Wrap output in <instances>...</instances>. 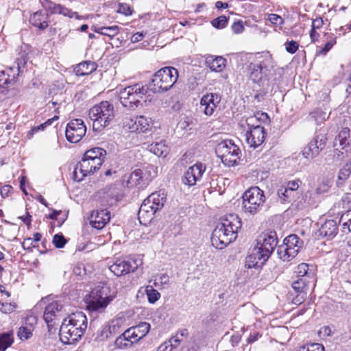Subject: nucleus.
<instances>
[{"label": "nucleus", "mask_w": 351, "mask_h": 351, "mask_svg": "<svg viewBox=\"0 0 351 351\" xmlns=\"http://www.w3.org/2000/svg\"><path fill=\"white\" fill-rule=\"evenodd\" d=\"M241 226V219L237 214H229L222 217L213 232V246L220 250L226 247L237 239Z\"/></svg>", "instance_id": "nucleus-1"}, {"label": "nucleus", "mask_w": 351, "mask_h": 351, "mask_svg": "<svg viewBox=\"0 0 351 351\" xmlns=\"http://www.w3.org/2000/svg\"><path fill=\"white\" fill-rule=\"evenodd\" d=\"M87 328V318L81 311L64 318L60 328V341L64 344H73L81 339Z\"/></svg>", "instance_id": "nucleus-2"}, {"label": "nucleus", "mask_w": 351, "mask_h": 351, "mask_svg": "<svg viewBox=\"0 0 351 351\" xmlns=\"http://www.w3.org/2000/svg\"><path fill=\"white\" fill-rule=\"evenodd\" d=\"M106 156V151L101 147H94L87 150L75 166L73 179L82 181L85 177L93 175L101 167Z\"/></svg>", "instance_id": "nucleus-3"}, {"label": "nucleus", "mask_w": 351, "mask_h": 351, "mask_svg": "<svg viewBox=\"0 0 351 351\" xmlns=\"http://www.w3.org/2000/svg\"><path fill=\"white\" fill-rule=\"evenodd\" d=\"M166 200L167 195L161 191L152 193L145 199L138 214L140 223L145 226L149 224L154 218L156 213L163 208Z\"/></svg>", "instance_id": "nucleus-4"}, {"label": "nucleus", "mask_w": 351, "mask_h": 351, "mask_svg": "<svg viewBox=\"0 0 351 351\" xmlns=\"http://www.w3.org/2000/svg\"><path fill=\"white\" fill-rule=\"evenodd\" d=\"M88 117L93 122V130L101 132L110 125L115 117L114 106L108 101H101L89 110Z\"/></svg>", "instance_id": "nucleus-5"}, {"label": "nucleus", "mask_w": 351, "mask_h": 351, "mask_svg": "<svg viewBox=\"0 0 351 351\" xmlns=\"http://www.w3.org/2000/svg\"><path fill=\"white\" fill-rule=\"evenodd\" d=\"M147 87L141 84L119 88V99L122 106L130 110H134L143 106L146 100Z\"/></svg>", "instance_id": "nucleus-6"}, {"label": "nucleus", "mask_w": 351, "mask_h": 351, "mask_svg": "<svg viewBox=\"0 0 351 351\" xmlns=\"http://www.w3.org/2000/svg\"><path fill=\"white\" fill-rule=\"evenodd\" d=\"M265 201L263 190L258 186L250 187L242 195V209L245 215L254 216L261 212Z\"/></svg>", "instance_id": "nucleus-7"}, {"label": "nucleus", "mask_w": 351, "mask_h": 351, "mask_svg": "<svg viewBox=\"0 0 351 351\" xmlns=\"http://www.w3.org/2000/svg\"><path fill=\"white\" fill-rule=\"evenodd\" d=\"M178 72L173 67H165L157 71L152 80V90L155 93L167 91L177 82Z\"/></svg>", "instance_id": "nucleus-8"}, {"label": "nucleus", "mask_w": 351, "mask_h": 351, "mask_svg": "<svg viewBox=\"0 0 351 351\" xmlns=\"http://www.w3.org/2000/svg\"><path fill=\"white\" fill-rule=\"evenodd\" d=\"M216 153L225 165L232 167L238 163L241 150L231 140H225L218 143Z\"/></svg>", "instance_id": "nucleus-9"}, {"label": "nucleus", "mask_w": 351, "mask_h": 351, "mask_svg": "<svg viewBox=\"0 0 351 351\" xmlns=\"http://www.w3.org/2000/svg\"><path fill=\"white\" fill-rule=\"evenodd\" d=\"M302 246L303 241L296 234L289 235L278 248V257L283 261H290L296 256Z\"/></svg>", "instance_id": "nucleus-10"}, {"label": "nucleus", "mask_w": 351, "mask_h": 351, "mask_svg": "<svg viewBox=\"0 0 351 351\" xmlns=\"http://www.w3.org/2000/svg\"><path fill=\"white\" fill-rule=\"evenodd\" d=\"M154 121L147 117L140 115L126 118L123 126L131 132L147 134L152 132Z\"/></svg>", "instance_id": "nucleus-11"}, {"label": "nucleus", "mask_w": 351, "mask_h": 351, "mask_svg": "<svg viewBox=\"0 0 351 351\" xmlns=\"http://www.w3.org/2000/svg\"><path fill=\"white\" fill-rule=\"evenodd\" d=\"M152 180L150 169H136L130 173L126 186L130 189H143L149 184Z\"/></svg>", "instance_id": "nucleus-12"}, {"label": "nucleus", "mask_w": 351, "mask_h": 351, "mask_svg": "<svg viewBox=\"0 0 351 351\" xmlns=\"http://www.w3.org/2000/svg\"><path fill=\"white\" fill-rule=\"evenodd\" d=\"M277 235L274 231L261 233L256 240L254 247L259 250L265 257H269L277 245Z\"/></svg>", "instance_id": "nucleus-13"}, {"label": "nucleus", "mask_w": 351, "mask_h": 351, "mask_svg": "<svg viewBox=\"0 0 351 351\" xmlns=\"http://www.w3.org/2000/svg\"><path fill=\"white\" fill-rule=\"evenodd\" d=\"M141 259L118 258L109 267V269L117 276H121L135 271L141 265Z\"/></svg>", "instance_id": "nucleus-14"}, {"label": "nucleus", "mask_w": 351, "mask_h": 351, "mask_svg": "<svg viewBox=\"0 0 351 351\" xmlns=\"http://www.w3.org/2000/svg\"><path fill=\"white\" fill-rule=\"evenodd\" d=\"M86 126L83 120L80 119L70 121L66 128L65 135L66 139L71 143L79 142L86 134Z\"/></svg>", "instance_id": "nucleus-15"}, {"label": "nucleus", "mask_w": 351, "mask_h": 351, "mask_svg": "<svg viewBox=\"0 0 351 351\" xmlns=\"http://www.w3.org/2000/svg\"><path fill=\"white\" fill-rule=\"evenodd\" d=\"M271 56L266 52L258 54L256 56V63L252 64L250 67V79L254 82H259L263 75V70L265 69L271 63Z\"/></svg>", "instance_id": "nucleus-16"}, {"label": "nucleus", "mask_w": 351, "mask_h": 351, "mask_svg": "<svg viewBox=\"0 0 351 351\" xmlns=\"http://www.w3.org/2000/svg\"><path fill=\"white\" fill-rule=\"evenodd\" d=\"M139 341L135 331L130 327L116 338L114 346L119 350H128L132 348Z\"/></svg>", "instance_id": "nucleus-17"}, {"label": "nucleus", "mask_w": 351, "mask_h": 351, "mask_svg": "<svg viewBox=\"0 0 351 351\" xmlns=\"http://www.w3.org/2000/svg\"><path fill=\"white\" fill-rule=\"evenodd\" d=\"M221 96L217 93H210L204 95L199 101V106L206 116H212L220 104Z\"/></svg>", "instance_id": "nucleus-18"}, {"label": "nucleus", "mask_w": 351, "mask_h": 351, "mask_svg": "<svg viewBox=\"0 0 351 351\" xmlns=\"http://www.w3.org/2000/svg\"><path fill=\"white\" fill-rule=\"evenodd\" d=\"M206 170V166L201 162H197L190 167L184 173L182 182L185 185L194 186L199 180Z\"/></svg>", "instance_id": "nucleus-19"}, {"label": "nucleus", "mask_w": 351, "mask_h": 351, "mask_svg": "<svg viewBox=\"0 0 351 351\" xmlns=\"http://www.w3.org/2000/svg\"><path fill=\"white\" fill-rule=\"evenodd\" d=\"M110 213L106 209H97L91 212L89 224L97 230H101L110 221Z\"/></svg>", "instance_id": "nucleus-20"}, {"label": "nucleus", "mask_w": 351, "mask_h": 351, "mask_svg": "<svg viewBox=\"0 0 351 351\" xmlns=\"http://www.w3.org/2000/svg\"><path fill=\"white\" fill-rule=\"evenodd\" d=\"M267 133L263 126H257L247 130L245 134L246 142L250 147L256 148L261 145L266 138Z\"/></svg>", "instance_id": "nucleus-21"}, {"label": "nucleus", "mask_w": 351, "mask_h": 351, "mask_svg": "<svg viewBox=\"0 0 351 351\" xmlns=\"http://www.w3.org/2000/svg\"><path fill=\"white\" fill-rule=\"evenodd\" d=\"M43 7L51 14H60L69 18H75L78 20L84 19L83 16H80L77 12H73L67 8H65L59 4H56L48 0H45V2L43 3Z\"/></svg>", "instance_id": "nucleus-22"}, {"label": "nucleus", "mask_w": 351, "mask_h": 351, "mask_svg": "<svg viewBox=\"0 0 351 351\" xmlns=\"http://www.w3.org/2000/svg\"><path fill=\"white\" fill-rule=\"evenodd\" d=\"M37 323L36 316L30 315L26 318L25 323L19 328L17 336L21 341H26L33 335L35 325Z\"/></svg>", "instance_id": "nucleus-23"}, {"label": "nucleus", "mask_w": 351, "mask_h": 351, "mask_svg": "<svg viewBox=\"0 0 351 351\" xmlns=\"http://www.w3.org/2000/svg\"><path fill=\"white\" fill-rule=\"evenodd\" d=\"M109 302L98 293L95 289H93L90 293L88 302V308L91 311H102L106 308Z\"/></svg>", "instance_id": "nucleus-24"}, {"label": "nucleus", "mask_w": 351, "mask_h": 351, "mask_svg": "<svg viewBox=\"0 0 351 351\" xmlns=\"http://www.w3.org/2000/svg\"><path fill=\"white\" fill-rule=\"evenodd\" d=\"M267 259L268 257H265L259 250L254 247L246 258L245 265L248 268L259 267L263 265Z\"/></svg>", "instance_id": "nucleus-25"}, {"label": "nucleus", "mask_w": 351, "mask_h": 351, "mask_svg": "<svg viewBox=\"0 0 351 351\" xmlns=\"http://www.w3.org/2000/svg\"><path fill=\"white\" fill-rule=\"evenodd\" d=\"M226 60L222 56L208 55L205 58V64L210 71L221 72L226 66Z\"/></svg>", "instance_id": "nucleus-26"}, {"label": "nucleus", "mask_w": 351, "mask_h": 351, "mask_svg": "<svg viewBox=\"0 0 351 351\" xmlns=\"http://www.w3.org/2000/svg\"><path fill=\"white\" fill-rule=\"evenodd\" d=\"M62 306L57 301L48 304L44 313V319L49 324L60 316Z\"/></svg>", "instance_id": "nucleus-27"}, {"label": "nucleus", "mask_w": 351, "mask_h": 351, "mask_svg": "<svg viewBox=\"0 0 351 351\" xmlns=\"http://www.w3.org/2000/svg\"><path fill=\"white\" fill-rule=\"evenodd\" d=\"M319 235L322 238L330 239L333 238L337 232V225L335 220L329 219L322 223L318 230Z\"/></svg>", "instance_id": "nucleus-28"}, {"label": "nucleus", "mask_w": 351, "mask_h": 351, "mask_svg": "<svg viewBox=\"0 0 351 351\" xmlns=\"http://www.w3.org/2000/svg\"><path fill=\"white\" fill-rule=\"evenodd\" d=\"M324 145L322 141L319 142L317 139L312 140L306 147L302 150V155L306 159H312L318 156Z\"/></svg>", "instance_id": "nucleus-29"}, {"label": "nucleus", "mask_w": 351, "mask_h": 351, "mask_svg": "<svg viewBox=\"0 0 351 351\" xmlns=\"http://www.w3.org/2000/svg\"><path fill=\"white\" fill-rule=\"evenodd\" d=\"M269 117L265 112H258L253 116H250L246 119V123L248 130H252L257 126H262V123H269Z\"/></svg>", "instance_id": "nucleus-30"}, {"label": "nucleus", "mask_w": 351, "mask_h": 351, "mask_svg": "<svg viewBox=\"0 0 351 351\" xmlns=\"http://www.w3.org/2000/svg\"><path fill=\"white\" fill-rule=\"evenodd\" d=\"M292 287L298 295L294 299V303H301L306 296V291L308 289V285L304 278H299L294 281Z\"/></svg>", "instance_id": "nucleus-31"}, {"label": "nucleus", "mask_w": 351, "mask_h": 351, "mask_svg": "<svg viewBox=\"0 0 351 351\" xmlns=\"http://www.w3.org/2000/svg\"><path fill=\"white\" fill-rule=\"evenodd\" d=\"M109 303L116 297L117 291L108 284H101L94 288Z\"/></svg>", "instance_id": "nucleus-32"}, {"label": "nucleus", "mask_w": 351, "mask_h": 351, "mask_svg": "<svg viewBox=\"0 0 351 351\" xmlns=\"http://www.w3.org/2000/svg\"><path fill=\"white\" fill-rule=\"evenodd\" d=\"M148 150L158 157L165 158L169 153V147L164 141L150 144Z\"/></svg>", "instance_id": "nucleus-33"}, {"label": "nucleus", "mask_w": 351, "mask_h": 351, "mask_svg": "<svg viewBox=\"0 0 351 351\" xmlns=\"http://www.w3.org/2000/svg\"><path fill=\"white\" fill-rule=\"evenodd\" d=\"M277 195L282 202H290L298 196L285 184L279 187Z\"/></svg>", "instance_id": "nucleus-34"}, {"label": "nucleus", "mask_w": 351, "mask_h": 351, "mask_svg": "<svg viewBox=\"0 0 351 351\" xmlns=\"http://www.w3.org/2000/svg\"><path fill=\"white\" fill-rule=\"evenodd\" d=\"M326 36V43L323 47H317L316 50V56H326V53L336 44V36L334 34L325 35Z\"/></svg>", "instance_id": "nucleus-35"}, {"label": "nucleus", "mask_w": 351, "mask_h": 351, "mask_svg": "<svg viewBox=\"0 0 351 351\" xmlns=\"http://www.w3.org/2000/svg\"><path fill=\"white\" fill-rule=\"evenodd\" d=\"M96 70V64L93 62H84L80 63L75 69L77 75L83 76L90 74Z\"/></svg>", "instance_id": "nucleus-36"}, {"label": "nucleus", "mask_w": 351, "mask_h": 351, "mask_svg": "<svg viewBox=\"0 0 351 351\" xmlns=\"http://www.w3.org/2000/svg\"><path fill=\"white\" fill-rule=\"evenodd\" d=\"M350 132L348 128L342 129L335 139V145H339L341 149H345L350 143Z\"/></svg>", "instance_id": "nucleus-37"}, {"label": "nucleus", "mask_w": 351, "mask_h": 351, "mask_svg": "<svg viewBox=\"0 0 351 351\" xmlns=\"http://www.w3.org/2000/svg\"><path fill=\"white\" fill-rule=\"evenodd\" d=\"M29 21L33 25L41 29H45L48 25L45 16L40 12H36L32 15Z\"/></svg>", "instance_id": "nucleus-38"}, {"label": "nucleus", "mask_w": 351, "mask_h": 351, "mask_svg": "<svg viewBox=\"0 0 351 351\" xmlns=\"http://www.w3.org/2000/svg\"><path fill=\"white\" fill-rule=\"evenodd\" d=\"M132 328L135 331L137 337L141 341L148 334L150 330L151 326L149 323L143 322L139 323L136 326H132Z\"/></svg>", "instance_id": "nucleus-39"}, {"label": "nucleus", "mask_w": 351, "mask_h": 351, "mask_svg": "<svg viewBox=\"0 0 351 351\" xmlns=\"http://www.w3.org/2000/svg\"><path fill=\"white\" fill-rule=\"evenodd\" d=\"M188 335L186 329H182L178 331L174 336L169 339L168 343L171 345V348H176L180 345L181 342Z\"/></svg>", "instance_id": "nucleus-40"}, {"label": "nucleus", "mask_w": 351, "mask_h": 351, "mask_svg": "<svg viewBox=\"0 0 351 351\" xmlns=\"http://www.w3.org/2000/svg\"><path fill=\"white\" fill-rule=\"evenodd\" d=\"M95 32L104 36L112 38L119 32V27L117 25L110 27H101L95 29Z\"/></svg>", "instance_id": "nucleus-41"}, {"label": "nucleus", "mask_w": 351, "mask_h": 351, "mask_svg": "<svg viewBox=\"0 0 351 351\" xmlns=\"http://www.w3.org/2000/svg\"><path fill=\"white\" fill-rule=\"evenodd\" d=\"M311 119H313L316 124L319 125L324 123L329 117V113L322 110L318 109L313 111L311 115Z\"/></svg>", "instance_id": "nucleus-42"}, {"label": "nucleus", "mask_w": 351, "mask_h": 351, "mask_svg": "<svg viewBox=\"0 0 351 351\" xmlns=\"http://www.w3.org/2000/svg\"><path fill=\"white\" fill-rule=\"evenodd\" d=\"M340 221L342 223L343 232H351V209L345 212L341 217Z\"/></svg>", "instance_id": "nucleus-43"}, {"label": "nucleus", "mask_w": 351, "mask_h": 351, "mask_svg": "<svg viewBox=\"0 0 351 351\" xmlns=\"http://www.w3.org/2000/svg\"><path fill=\"white\" fill-rule=\"evenodd\" d=\"M145 293L147 300L150 304H154L160 298V293L152 286H147L146 287Z\"/></svg>", "instance_id": "nucleus-44"}, {"label": "nucleus", "mask_w": 351, "mask_h": 351, "mask_svg": "<svg viewBox=\"0 0 351 351\" xmlns=\"http://www.w3.org/2000/svg\"><path fill=\"white\" fill-rule=\"evenodd\" d=\"M123 319L121 317H116L108 322L107 326L110 328L114 334L120 331L123 326Z\"/></svg>", "instance_id": "nucleus-45"}, {"label": "nucleus", "mask_w": 351, "mask_h": 351, "mask_svg": "<svg viewBox=\"0 0 351 351\" xmlns=\"http://www.w3.org/2000/svg\"><path fill=\"white\" fill-rule=\"evenodd\" d=\"M169 277L167 274H160L157 275L154 280V285L159 289L163 288L168 285Z\"/></svg>", "instance_id": "nucleus-46"}, {"label": "nucleus", "mask_w": 351, "mask_h": 351, "mask_svg": "<svg viewBox=\"0 0 351 351\" xmlns=\"http://www.w3.org/2000/svg\"><path fill=\"white\" fill-rule=\"evenodd\" d=\"M350 173L351 162L344 165V167L339 171L338 180L341 181V182H338V184H341L344 180H346L350 176Z\"/></svg>", "instance_id": "nucleus-47"}, {"label": "nucleus", "mask_w": 351, "mask_h": 351, "mask_svg": "<svg viewBox=\"0 0 351 351\" xmlns=\"http://www.w3.org/2000/svg\"><path fill=\"white\" fill-rule=\"evenodd\" d=\"M12 341L13 337L10 334H3L0 336V351H5L11 346Z\"/></svg>", "instance_id": "nucleus-48"}, {"label": "nucleus", "mask_w": 351, "mask_h": 351, "mask_svg": "<svg viewBox=\"0 0 351 351\" xmlns=\"http://www.w3.org/2000/svg\"><path fill=\"white\" fill-rule=\"evenodd\" d=\"M330 186L331 182L329 180H322L319 182L316 188V192L318 194H324L329 191Z\"/></svg>", "instance_id": "nucleus-49"}, {"label": "nucleus", "mask_w": 351, "mask_h": 351, "mask_svg": "<svg viewBox=\"0 0 351 351\" xmlns=\"http://www.w3.org/2000/svg\"><path fill=\"white\" fill-rule=\"evenodd\" d=\"M298 351H324V347L317 343H313L300 347Z\"/></svg>", "instance_id": "nucleus-50"}, {"label": "nucleus", "mask_w": 351, "mask_h": 351, "mask_svg": "<svg viewBox=\"0 0 351 351\" xmlns=\"http://www.w3.org/2000/svg\"><path fill=\"white\" fill-rule=\"evenodd\" d=\"M112 335H114L110 328L106 325L104 326L97 335V338L100 341H104L110 338Z\"/></svg>", "instance_id": "nucleus-51"}, {"label": "nucleus", "mask_w": 351, "mask_h": 351, "mask_svg": "<svg viewBox=\"0 0 351 351\" xmlns=\"http://www.w3.org/2000/svg\"><path fill=\"white\" fill-rule=\"evenodd\" d=\"M16 308L15 302H0V311L3 313H10Z\"/></svg>", "instance_id": "nucleus-52"}, {"label": "nucleus", "mask_w": 351, "mask_h": 351, "mask_svg": "<svg viewBox=\"0 0 351 351\" xmlns=\"http://www.w3.org/2000/svg\"><path fill=\"white\" fill-rule=\"evenodd\" d=\"M117 12L119 14H123L125 16H130L132 14V10L130 6L124 3H119L117 5Z\"/></svg>", "instance_id": "nucleus-53"}, {"label": "nucleus", "mask_w": 351, "mask_h": 351, "mask_svg": "<svg viewBox=\"0 0 351 351\" xmlns=\"http://www.w3.org/2000/svg\"><path fill=\"white\" fill-rule=\"evenodd\" d=\"M228 23L227 18L225 16H220L212 21L211 23L213 27L217 29L224 28Z\"/></svg>", "instance_id": "nucleus-54"}, {"label": "nucleus", "mask_w": 351, "mask_h": 351, "mask_svg": "<svg viewBox=\"0 0 351 351\" xmlns=\"http://www.w3.org/2000/svg\"><path fill=\"white\" fill-rule=\"evenodd\" d=\"M301 184V181L299 180H295L289 181L288 182L284 184L288 189H291L293 192H294L296 195H299L298 189Z\"/></svg>", "instance_id": "nucleus-55"}, {"label": "nucleus", "mask_w": 351, "mask_h": 351, "mask_svg": "<svg viewBox=\"0 0 351 351\" xmlns=\"http://www.w3.org/2000/svg\"><path fill=\"white\" fill-rule=\"evenodd\" d=\"M66 242V239L62 235L55 234L53 237V243L57 248L63 247Z\"/></svg>", "instance_id": "nucleus-56"}, {"label": "nucleus", "mask_w": 351, "mask_h": 351, "mask_svg": "<svg viewBox=\"0 0 351 351\" xmlns=\"http://www.w3.org/2000/svg\"><path fill=\"white\" fill-rule=\"evenodd\" d=\"M308 265L306 263H301L296 267L295 273L297 274L298 276L303 277L308 274Z\"/></svg>", "instance_id": "nucleus-57"}, {"label": "nucleus", "mask_w": 351, "mask_h": 351, "mask_svg": "<svg viewBox=\"0 0 351 351\" xmlns=\"http://www.w3.org/2000/svg\"><path fill=\"white\" fill-rule=\"evenodd\" d=\"M285 45L286 51L292 54L296 52L299 47L298 43L293 40L285 43Z\"/></svg>", "instance_id": "nucleus-58"}, {"label": "nucleus", "mask_w": 351, "mask_h": 351, "mask_svg": "<svg viewBox=\"0 0 351 351\" xmlns=\"http://www.w3.org/2000/svg\"><path fill=\"white\" fill-rule=\"evenodd\" d=\"M268 20L270 21L271 23L275 25H281L283 24L284 20L282 18L276 14H270L268 16Z\"/></svg>", "instance_id": "nucleus-59"}, {"label": "nucleus", "mask_w": 351, "mask_h": 351, "mask_svg": "<svg viewBox=\"0 0 351 351\" xmlns=\"http://www.w3.org/2000/svg\"><path fill=\"white\" fill-rule=\"evenodd\" d=\"M331 334V329L328 326L322 327L318 331V335L321 339H324Z\"/></svg>", "instance_id": "nucleus-60"}, {"label": "nucleus", "mask_w": 351, "mask_h": 351, "mask_svg": "<svg viewBox=\"0 0 351 351\" xmlns=\"http://www.w3.org/2000/svg\"><path fill=\"white\" fill-rule=\"evenodd\" d=\"M28 45L23 44L20 47V51L19 52V54L21 56V59H23L25 64V59L27 58V56L28 54Z\"/></svg>", "instance_id": "nucleus-61"}, {"label": "nucleus", "mask_w": 351, "mask_h": 351, "mask_svg": "<svg viewBox=\"0 0 351 351\" xmlns=\"http://www.w3.org/2000/svg\"><path fill=\"white\" fill-rule=\"evenodd\" d=\"M232 29L235 34H240L243 31L244 27L241 22L238 21L233 23Z\"/></svg>", "instance_id": "nucleus-62"}, {"label": "nucleus", "mask_w": 351, "mask_h": 351, "mask_svg": "<svg viewBox=\"0 0 351 351\" xmlns=\"http://www.w3.org/2000/svg\"><path fill=\"white\" fill-rule=\"evenodd\" d=\"M12 191V186L10 185H5L0 189V193L3 198L8 197Z\"/></svg>", "instance_id": "nucleus-63"}, {"label": "nucleus", "mask_w": 351, "mask_h": 351, "mask_svg": "<svg viewBox=\"0 0 351 351\" xmlns=\"http://www.w3.org/2000/svg\"><path fill=\"white\" fill-rule=\"evenodd\" d=\"M171 345L165 341L158 346L156 351H172Z\"/></svg>", "instance_id": "nucleus-64"}]
</instances>
